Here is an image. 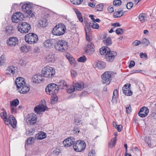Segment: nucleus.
Wrapping results in <instances>:
<instances>
[{"label": "nucleus", "mask_w": 156, "mask_h": 156, "mask_svg": "<svg viewBox=\"0 0 156 156\" xmlns=\"http://www.w3.org/2000/svg\"><path fill=\"white\" fill-rule=\"evenodd\" d=\"M15 83L17 89L20 93L26 94L29 91L30 88L28 86L23 78L20 77L17 78Z\"/></svg>", "instance_id": "nucleus-1"}, {"label": "nucleus", "mask_w": 156, "mask_h": 156, "mask_svg": "<svg viewBox=\"0 0 156 156\" xmlns=\"http://www.w3.org/2000/svg\"><path fill=\"white\" fill-rule=\"evenodd\" d=\"M66 30V28L65 25L62 23H60L55 26L52 32L53 35L60 36L64 34Z\"/></svg>", "instance_id": "nucleus-2"}, {"label": "nucleus", "mask_w": 156, "mask_h": 156, "mask_svg": "<svg viewBox=\"0 0 156 156\" xmlns=\"http://www.w3.org/2000/svg\"><path fill=\"white\" fill-rule=\"evenodd\" d=\"M42 73L45 77L52 78L54 76L55 71V69L52 67L46 66L42 69Z\"/></svg>", "instance_id": "nucleus-3"}, {"label": "nucleus", "mask_w": 156, "mask_h": 156, "mask_svg": "<svg viewBox=\"0 0 156 156\" xmlns=\"http://www.w3.org/2000/svg\"><path fill=\"white\" fill-rule=\"evenodd\" d=\"M55 47L56 50L63 52L68 48V43L64 40H59L56 43Z\"/></svg>", "instance_id": "nucleus-4"}, {"label": "nucleus", "mask_w": 156, "mask_h": 156, "mask_svg": "<svg viewBox=\"0 0 156 156\" xmlns=\"http://www.w3.org/2000/svg\"><path fill=\"white\" fill-rule=\"evenodd\" d=\"M25 40L26 42L28 44H34L37 42L38 37L36 34L34 33H30L25 35Z\"/></svg>", "instance_id": "nucleus-5"}, {"label": "nucleus", "mask_w": 156, "mask_h": 156, "mask_svg": "<svg viewBox=\"0 0 156 156\" xmlns=\"http://www.w3.org/2000/svg\"><path fill=\"white\" fill-rule=\"evenodd\" d=\"M58 90L57 85L55 83L48 84L45 89L46 93L49 95H54L57 93Z\"/></svg>", "instance_id": "nucleus-6"}, {"label": "nucleus", "mask_w": 156, "mask_h": 156, "mask_svg": "<svg viewBox=\"0 0 156 156\" xmlns=\"http://www.w3.org/2000/svg\"><path fill=\"white\" fill-rule=\"evenodd\" d=\"M73 147L75 151L80 152L85 149L86 144L84 141L79 140L76 141L75 143L73 144Z\"/></svg>", "instance_id": "nucleus-7"}, {"label": "nucleus", "mask_w": 156, "mask_h": 156, "mask_svg": "<svg viewBox=\"0 0 156 156\" xmlns=\"http://www.w3.org/2000/svg\"><path fill=\"white\" fill-rule=\"evenodd\" d=\"M41 101V103H40L38 105L36 106L34 108L35 112L37 114H40L48 109L45 100H43Z\"/></svg>", "instance_id": "nucleus-8"}, {"label": "nucleus", "mask_w": 156, "mask_h": 156, "mask_svg": "<svg viewBox=\"0 0 156 156\" xmlns=\"http://www.w3.org/2000/svg\"><path fill=\"white\" fill-rule=\"evenodd\" d=\"M30 28V25L26 22L22 23L19 24L17 27L18 30L22 33H28Z\"/></svg>", "instance_id": "nucleus-9"}, {"label": "nucleus", "mask_w": 156, "mask_h": 156, "mask_svg": "<svg viewBox=\"0 0 156 156\" xmlns=\"http://www.w3.org/2000/svg\"><path fill=\"white\" fill-rule=\"evenodd\" d=\"M31 6L30 4H24L22 7V10L26 12L27 16L29 17H34V13L32 11Z\"/></svg>", "instance_id": "nucleus-10"}, {"label": "nucleus", "mask_w": 156, "mask_h": 156, "mask_svg": "<svg viewBox=\"0 0 156 156\" xmlns=\"http://www.w3.org/2000/svg\"><path fill=\"white\" fill-rule=\"evenodd\" d=\"M112 73L109 71L105 72L101 76L102 82L103 83L108 84L111 80Z\"/></svg>", "instance_id": "nucleus-11"}, {"label": "nucleus", "mask_w": 156, "mask_h": 156, "mask_svg": "<svg viewBox=\"0 0 156 156\" xmlns=\"http://www.w3.org/2000/svg\"><path fill=\"white\" fill-rule=\"evenodd\" d=\"M25 19L24 15L20 12L14 13L12 16V20L13 22L17 23L19 21L23 20Z\"/></svg>", "instance_id": "nucleus-12"}, {"label": "nucleus", "mask_w": 156, "mask_h": 156, "mask_svg": "<svg viewBox=\"0 0 156 156\" xmlns=\"http://www.w3.org/2000/svg\"><path fill=\"white\" fill-rule=\"evenodd\" d=\"M4 122L7 125H10L13 128H15L16 126V122L15 118L12 115H10L9 118H7Z\"/></svg>", "instance_id": "nucleus-13"}, {"label": "nucleus", "mask_w": 156, "mask_h": 156, "mask_svg": "<svg viewBox=\"0 0 156 156\" xmlns=\"http://www.w3.org/2000/svg\"><path fill=\"white\" fill-rule=\"evenodd\" d=\"M8 46L11 47H14L19 44V40L15 37H11L9 38L6 42Z\"/></svg>", "instance_id": "nucleus-14"}, {"label": "nucleus", "mask_w": 156, "mask_h": 156, "mask_svg": "<svg viewBox=\"0 0 156 156\" xmlns=\"http://www.w3.org/2000/svg\"><path fill=\"white\" fill-rule=\"evenodd\" d=\"M37 120V117L35 114H28L27 116L26 121L28 124L34 125L36 122Z\"/></svg>", "instance_id": "nucleus-15"}, {"label": "nucleus", "mask_w": 156, "mask_h": 156, "mask_svg": "<svg viewBox=\"0 0 156 156\" xmlns=\"http://www.w3.org/2000/svg\"><path fill=\"white\" fill-rule=\"evenodd\" d=\"M56 60L55 54L52 53L50 52L46 56L45 61L47 63H53Z\"/></svg>", "instance_id": "nucleus-16"}, {"label": "nucleus", "mask_w": 156, "mask_h": 156, "mask_svg": "<svg viewBox=\"0 0 156 156\" xmlns=\"http://www.w3.org/2000/svg\"><path fill=\"white\" fill-rule=\"evenodd\" d=\"M130 84L128 83L125 84L122 87V91L124 94L127 96H130L133 94V92L130 90Z\"/></svg>", "instance_id": "nucleus-17"}, {"label": "nucleus", "mask_w": 156, "mask_h": 156, "mask_svg": "<svg viewBox=\"0 0 156 156\" xmlns=\"http://www.w3.org/2000/svg\"><path fill=\"white\" fill-rule=\"evenodd\" d=\"M75 141V138L73 137L67 138L63 141V146L65 147H69L73 144Z\"/></svg>", "instance_id": "nucleus-18"}, {"label": "nucleus", "mask_w": 156, "mask_h": 156, "mask_svg": "<svg viewBox=\"0 0 156 156\" xmlns=\"http://www.w3.org/2000/svg\"><path fill=\"white\" fill-rule=\"evenodd\" d=\"M94 68L98 69H102L106 67V63L104 62L98 61L94 63Z\"/></svg>", "instance_id": "nucleus-19"}, {"label": "nucleus", "mask_w": 156, "mask_h": 156, "mask_svg": "<svg viewBox=\"0 0 156 156\" xmlns=\"http://www.w3.org/2000/svg\"><path fill=\"white\" fill-rule=\"evenodd\" d=\"M149 113V110L147 107H144L141 108L138 113L139 115L142 118L146 117Z\"/></svg>", "instance_id": "nucleus-20"}, {"label": "nucleus", "mask_w": 156, "mask_h": 156, "mask_svg": "<svg viewBox=\"0 0 156 156\" xmlns=\"http://www.w3.org/2000/svg\"><path fill=\"white\" fill-rule=\"evenodd\" d=\"M117 55V53L115 51H110L106 54L105 58L108 61L112 62L114 60L115 57Z\"/></svg>", "instance_id": "nucleus-21"}, {"label": "nucleus", "mask_w": 156, "mask_h": 156, "mask_svg": "<svg viewBox=\"0 0 156 156\" xmlns=\"http://www.w3.org/2000/svg\"><path fill=\"white\" fill-rule=\"evenodd\" d=\"M94 51V46L93 44L92 43L88 44L85 51V52L87 54L90 55L93 54Z\"/></svg>", "instance_id": "nucleus-22"}, {"label": "nucleus", "mask_w": 156, "mask_h": 156, "mask_svg": "<svg viewBox=\"0 0 156 156\" xmlns=\"http://www.w3.org/2000/svg\"><path fill=\"white\" fill-rule=\"evenodd\" d=\"M17 68L16 67L10 66H9L6 70V73L7 74H14L17 72Z\"/></svg>", "instance_id": "nucleus-23"}, {"label": "nucleus", "mask_w": 156, "mask_h": 156, "mask_svg": "<svg viewBox=\"0 0 156 156\" xmlns=\"http://www.w3.org/2000/svg\"><path fill=\"white\" fill-rule=\"evenodd\" d=\"M43 78L42 76L40 74H35L31 78L32 81L33 83H39L41 82Z\"/></svg>", "instance_id": "nucleus-24"}, {"label": "nucleus", "mask_w": 156, "mask_h": 156, "mask_svg": "<svg viewBox=\"0 0 156 156\" xmlns=\"http://www.w3.org/2000/svg\"><path fill=\"white\" fill-rule=\"evenodd\" d=\"M67 58L69 60L70 65L75 66L76 64V62L73 57L70 54H68L66 55Z\"/></svg>", "instance_id": "nucleus-25"}, {"label": "nucleus", "mask_w": 156, "mask_h": 156, "mask_svg": "<svg viewBox=\"0 0 156 156\" xmlns=\"http://www.w3.org/2000/svg\"><path fill=\"white\" fill-rule=\"evenodd\" d=\"M53 43L49 40H46L43 43V46L46 49H50L52 47Z\"/></svg>", "instance_id": "nucleus-26"}, {"label": "nucleus", "mask_w": 156, "mask_h": 156, "mask_svg": "<svg viewBox=\"0 0 156 156\" xmlns=\"http://www.w3.org/2000/svg\"><path fill=\"white\" fill-rule=\"evenodd\" d=\"M48 25L47 20L43 18L38 21V26L41 27H46Z\"/></svg>", "instance_id": "nucleus-27"}, {"label": "nucleus", "mask_w": 156, "mask_h": 156, "mask_svg": "<svg viewBox=\"0 0 156 156\" xmlns=\"http://www.w3.org/2000/svg\"><path fill=\"white\" fill-rule=\"evenodd\" d=\"M46 134L43 132L41 131L36 135L35 138L37 140H42L46 138Z\"/></svg>", "instance_id": "nucleus-28"}, {"label": "nucleus", "mask_w": 156, "mask_h": 156, "mask_svg": "<svg viewBox=\"0 0 156 156\" xmlns=\"http://www.w3.org/2000/svg\"><path fill=\"white\" fill-rule=\"evenodd\" d=\"M73 86L76 90H80L84 88V84L82 82L75 83Z\"/></svg>", "instance_id": "nucleus-29"}, {"label": "nucleus", "mask_w": 156, "mask_h": 156, "mask_svg": "<svg viewBox=\"0 0 156 156\" xmlns=\"http://www.w3.org/2000/svg\"><path fill=\"white\" fill-rule=\"evenodd\" d=\"M110 51L109 48L107 47H103L100 49V53L101 55H105Z\"/></svg>", "instance_id": "nucleus-30"}, {"label": "nucleus", "mask_w": 156, "mask_h": 156, "mask_svg": "<svg viewBox=\"0 0 156 156\" xmlns=\"http://www.w3.org/2000/svg\"><path fill=\"white\" fill-rule=\"evenodd\" d=\"M6 58L5 55L3 54L0 57V66H3L6 64Z\"/></svg>", "instance_id": "nucleus-31"}, {"label": "nucleus", "mask_w": 156, "mask_h": 156, "mask_svg": "<svg viewBox=\"0 0 156 156\" xmlns=\"http://www.w3.org/2000/svg\"><path fill=\"white\" fill-rule=\"evenodd\" d=\"M147 18V15L145 14L141 13L139 16V20L142 23L146 21Z\"/></svg>", "instance_id": "nucleus-32"}, {"label": "nucleus", "mask_w": 156, "mask_h": 156, "mask_svg": "<svg viewBox=\"0 0 156 156\" xmlns=\"http://www.w3.org/2000/svg\"><path fill=\"white\" fill-rule=\"evenodd\" d=\"M124 14V12L122 10L115 12L113 14L114 17H119L122 16Z\"/></svg>", "instance_id": "nucleus-33"}, {"label": "nucleus", "mask_w": 156, "mask_h": 156, "mask_svg": "<svg viewBox=\"0 0 156 156\" xmlns=\"http://www.w3.org/2000/svg\"><path fill=\"white\" fill-rule=\"evenodd\" d=\"M74 11L75 13H76L77 18L79 19V21L81 22H83V18L80 12L77 9H75Z\"/></svg>", "instance_id": "nucleus-34"}, {"label": "nucleus", "mask_w": 156, "mask_h": 156, "mask_svg": "<svg viewBox=\"0 0 156 156\" xmlns=\"http://www.w3.org/2000/svg\"><path fill=\"white\" fill-rule=\"evenodd\" d=\"M30 49L29 46L23 45L20 47V50L23 52L26 53L29 51Z\"/></svg>", "instance_id": "nucleus-35"}, {"label": "nucleus", "mask_w": 156, "mask_h": 156, "mask_svg": "<svg viewBox=\"0 0 156 156\" xmlns=\"http://www.w3.org/2000/svg\"><path fill=\"white\" fill-rule=\"evenodd\" d=\"M17 63L19 65L24 66L26 65L27 62L24 58H21L18 59L17 60Z\"/></svg>", "instance_id": "nucleus-36"}, {"label": "nucleus", "mask_w": 156, "mask_h": 156, "mask_svg": "<svg viewBox=\"0 0 156 156\" xmlns=\"http://www.w3.org/2000/svg\"><path fill=\"white\" fill-rule=\"evenodd\" d=\"M117 140V137H115L111 140L109 144V147L112 148L115 146Z\"/></svg>", "instance_id": "nucleus-37"}, {"label": "nucleus", "mask_w": 156, "mask_h": 156, "mask_svg": "<svg viewBox=\"0 0 156 156\" xmlns=\"http://www.w3.org/2000/svg\"><path fill=\"white\" fill-rule=\"evenodd\" d=\"M19 104V101L18 99H15L10 101V106L16 107Z\"/></svg>", "instance_id": "nucleus-38"}, {"label": "nucleus", "mask_w": 156, "mask_h": 156, "mask_svg": "<svg viewBox=\"0 0 156 156\" xmlns=\"http://www.w3.org/2000/svg\"><path fill=\"white\" fill-rule=\"evenodd\" d=\"M5 32L7 34H11L13 32V29L11 26H9L7 27L5 29Z\"/></svg>", "instance_id": "nucleus-39"}, {"label": "nucleus", "mask_w": 156, "mask_h": 156, "mask_svg": "<svg viewBox=\"0 0 156 156\" xmlns=\"http://www.w3.org/2000/svg\"><path fill=\"white\" fill-rule=\"evenodd\" d=\"M58 85L63 87H66L67 84L65 81L63 80H59L58 82Z\"/></svg>", "instance_id": "nucleus-40"}, {"label": "nucleus", "mask_w": 156, "mask_h": 156, "mask_svg": "<svg viewBox=\"0 0 156 156\" xmlns=\"http://www.w3.org/2000/svg\"><path fill=\"white\" fill-rule=\"evenodd\" d=\"M86 39L87 41H90L92 39L91 33L90 32H87V30L85 29Z\"/></svg>", "instance_id": "nucleus-41"}, {"label": "nucleus", "mask_w": 156, "mask_h": 156, "mask_svg": "<svg viewBox=\"0 0 156 156\" xmlns=\"http://www.w3.org/2000/svg\"><path fill=\"white\" fill-rule=\"evenodd\" d=\"M87 58L84 55L77 58V61L79 62H85L87 61Z\"/></svg>", "instance_id": "nucleus-42"}, {"label": "nucleus", "mask_w": 156, "mask_h": 156, "mask_svg": "<svg viewBox=\"0 0 156 156\" xmlns=\"http://www.w3.org/2000/svg\"><path fill=\"white\" fill-rule=\"evenodd\" d=\"M103 42L106 45H110L112 44V41L110 38H108L103 41Z\"/></svg>", "instance_id": "nucleus-43"}, {"label": "nucleus", "mask_w": 156, "mask_h": 156, "mask_svg": "<svg viewBox=\"0 0 156 156\" xmlns=\"http://www.w3.org/2000/svg\"><path fill=\"white\" fill-rule=\"evenodd\" d=\"M83 0H70V2L74 5H78L81 4Z\"/></svg>", "instance_id": "nucleus-44"}, {"label": "nucleus", "mask_w": 156, "mask_h": 156, "mask_svg": "<svg viewBox=\"0 0 156 156\" xmlns=\"http://www.w3.org/2000/svg\"><path fill=\"white\" fill-rule=\"evenodd\" d=\"M104 7L103 4L98 5H96L95 9L97 11H102Z\"/></svg>", "instance_id": "nucleus-45"}, {"label": "nucleus", "mask_w": 156, "mask_h": 156, "mask_svg": "<svg viewBox=\"0 0 156 156\" xmlns=\"http://www.w3.org/2000/svg\"><path fill=\"white\" fill-rule=\"evenodd\" d=\"M0 115L4 121L7 118V115L5 112H3L1 113Z\"/></svg>", "instance_id": "nucleus-46"}, {"label": "nucleus", "mask_w": 156, "mask_h": 156, "mask_svg": "<svg viewBox=\"0 0 156 156\" xmlns=\"http://www.w3.org/2000/svg\"><path fill=\"white\" fill-rule=\"evenodd\" d=\"M70 73L71 76L73 78H75L77 75V72L74 70H71L70 71Z\"/></svg>", "instance_id": "nucleus-47"}, {"label": "nucleus", "mask_w": 156, "mask_h": 156, "mask_svg": "<svg viewBox=\"0 0 156 156\" xmlns=\"http://www.w3.org/2000/svg\"><path fill=\"white\" fill-rule=\"evenodd\" d=\"M11 113L12 114H16L17 113V108L16 107L10 106Z\"/></svg>", "instance_id": "nucleus-48"}, {"label": "nucleus", "mask_w": 156, "mask_h": 156, "mask_svg": "<svg viewBox=\"0 0 156 156\" xmlns=\"http://www.w3.org/2000/svg\"><path fill=\"white\" fill-rule=\"evenodd\" d=\"M141 43L144 44L145 46H147L149 44L150 42L148 40L144 38L142 39Z\"/></svg>", "instance_id": "nucleus-49"}, {"label": "nucleus", "mask_w": 156, "mask_h": 156, "mask_svg": "<svg viewBox=\"0 0 156 156\" xmlns=\"http://www.w3.org/2000/svg\"><path fill=\"white\" fill-rule=\"evenodd\" d=\"M75 88L73 86L72 87H69L67 90V91L68 93L70 94L74 92L75 90Z\"/></svg>", "instance_id": "nucleus-50"}, {"label": "nucleus", "mask_w": 156, "mask_h": 156, "mask_svg": "<svg viewBox=\"0 0 156 156\" xmlns=\"http://www.w3.org/2000/svg\"><path fill=\"white\" fill-rule=\"evenodd\" d=\"M121 3L120 0H114L113 2V5L116 6H119Z\"/></svg>", "instance_id": "nucleus-51"}, {"label": "nucleus", "mask_w": 156, "mask_h": 156, "mask_svg": "<svg viewBox=\"0 0 156 156\" xmlns=\"http://www.w3.org/2000/svg\"><path fill=\"white\" fill-rule=\"evenodd\" d=\"M115 32L118 35L122 34L123 32L122 29L120 28H117Z\"/></svg>", "instance_id": "nucleus-52"}, {"label": "nucleus", "mask_w": 156, "mask_h": 156, "mask_svg": "<svg viewBox=\"0 0 156 156\" xmlns=\"http://www.w3.org/2000/svg\"><path fill=\"white\" fill-rule=\"evenodd\" d=\"M94 22V23L91 25L92 27L95 29H98L99 27V25L96 22Z\"/></svg>", "instance_id": "nucleus-53"}, {"label": "nucleus", "mask_w": 156, "mask_h": 156, "mask_svg": "<svg viewBox=\"0 0 156 156\" xmlns=\"http://www.w3.org/2000/svg\"><path fill=\"white\" fill-rule=\"evenodd\" d=\"M118 92L117 90H115L113 92V98H116L118 97Z\"/></svg>", "instance_id": "nucleus-54"}, {"label": "nucleus", "mask_w": 156, "mask_h": 156, "mask_svg": "<svg viewBox=\"0 0 156 156\" xmlns=\"http://www.w3.org/2000/svg\"><path fill=\"white\" fill-rule=\"evenodd\" d=\"M34 138H30L27 140V142L28 144H31L34 142Z\"/></svg>", "instance_id": "nucleus-55"}, {"label": "nucleus", "mask_w": 156, "mask_h": 156, "mask_svg": "<svg viewBox=\"0 0 156 156\" xmlns=\"http://www.w3.org/2000/svg\"><path fill=\"white\" fill-rule=\"evenodd\" d=\"M126 110L127 113L129 114L131 112V107L130 105H128L126 107Z\"/></svg>", "instance_id": "nucleus-56"}, {"label": "nucleus", "mask_w": 156, "mask_h": 156, "mask_svg": "<svg viewBox=\"0 0 156 156\" xmlns=\"http://www.w3.org/2000/svg\"><path fill=\"white\" fill-rule=\"evenodd\" d=\"M133 6V3L131 2H129L127 3L126 5V7L127 9H130Z\"/></svg>", "instance_id": "nucleus-57"}, {"label": "nucleus", "mask_w": 156, "mask_h": 156, "mask_svg": "<svg viewBox=\"0 0 156 156\" xmlns=\"http://www.w3.org/2000/svg\"><path fill=\"white\" fill-rule=\"evenodd\" d=\"M141 43L140 41L138 40H135L133 43V44L134 46L138 45Z\"/></svg>", "instance_id": "nucleus-58"}, {"label": "nucleus", "mask_w": 156, "mask_h": 156, "mask_svg": "<svg viewBox=\"0 0 156 156\" xmlns=\"http://www.w3.org/2000/svg\"><path fill=\"white\" fill-rule=\"evenodd\" d=\"M119 132H121L122 129V126L121 125H118L116 128Z\"/></svg>", "instance_id": "nucleus-59"}, {"label": "nucleus", "mask_w": 156, "mask_h": 156, "mask_svg": "<svg viewBox=\"0 0 156 156\" xmlns=\"http://www.w3.org/2000/svg\"><path fill=\"white\" fill-rule=\"evenodd\" d=\"M95 152L94 150H92L89 153V156H95Z\"/></svg>", "instance_id": "nucleus-60"}, {"label": "nucleus", "mask_w": 156, "mask_h": 156, "mask_svg": "<svg viewBox=\"0 0 156 156\" xmlns=\"http://www.w3.org/2000/svg\"><path fill=\"white\" fill-rule=\"evenodd\" d=\"M75 123L76 125H79L80 124V119H76L75 121Z\"/></svg>", "instance_id": "nucleus-61"}, {"label": "nucleus", "mask_w": 156, "mask_h": 156, "mask_svg": "<svg viewBox=\"0 0 156 156\" xmlns=\"http://www.w3.org/2000/svg\"><path fill=\"white\" fill-rule=\"evenodd\" d=\"M108 10L109 13H112L114 11V9L113 7L109 6L108 8Z\"/></svg>", "instance_id": "nucleus-62"}, {"label": "nucleus", "mask_w": 156, "mask_h": 156, "mask_svg": "<svg viewBox=\"0 0 156 156\" xmlns=\"http://www.w3.org/2000/svg\"><path fill=\"white\" fill-rule=\"evenodd\" d=\"M112 26L115 27H119L120 26V24L118 23H113L112 24Z\"/></svg>", "instance_id": "nucleus-63"}, {"label": "nucleus", "mask_w": 156, "mask_h": 156, "mask_svg": "<svg viewBox=\"0 0 156 156\" xmlns=\"http://www.w3.org/2000/svg\"><path fill=\"white\" fill-rule=\"evenodd\" d=\"M135 65V63L133 61H131L130 64L129 66V68Z\"/></svg>", "instance_id": "nucleus-64"}]
</instances>
